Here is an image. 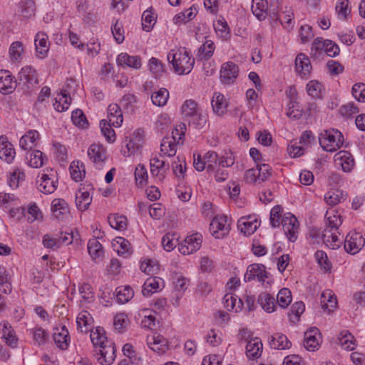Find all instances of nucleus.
Wrapping results in <instances>:
<instances>
[{"mask_svg":"<svg viewBox=\"0 0 365 365\" xmlns=\"http://www.w3.org/2000/svg\"><path fill=\"white\" fill-rule=\"evenodd\" d=\"M167 58L174 71L180 75L190 73L195 64V59L185 47L170 50Z\"/></svg>","mask_w":365,"mask_h":365,"instance_id":"nucleus-1","label":"nucleus"},{"mask_svg":"<svg viewBox=\"0 0 365 365\" xmlns=\"http://www.w3.org/2000/svg\"><path fill=\"white\" fill-rule=\"evenodd\" d=\"M344 135L337 129L330 128L323 130L319 136L322 149L327 152H335L343 145Z\"/></svg>","mask_w":365,"mask_h":365,"instance_id":"nucleus-2","label":"nucleus"},{"mask_svg":"<svg viewBox=\"0 0 365 365\" xmlns=\"http://www.w3.org/2000/svg\"><path fill=\"white\" fill-rule=\"evenodd\" d=\"M271 176V168L268 164H257L255 168L248 169L244 175V180L248 184H260Z\"/></svg>","mask_w":365,"mask_h":365,"instance_id":"nucleus-3","label":"nucleus"},{"mask_svg":"<svg viewBox=\"0 0 365 365\" xmlns=\"http://www.w3.org/2000/svg\"><path fill=\"white\" fill-rule=\"evenodd\" d=\"M38 83L35 69L26 66L19 73V86L26 93H29Z\"/></svg>","mask_w":365,"mask_h":365,"instance_id":"nucleus-4","label":"nucleus"},{"mask_svg":"<svg viewBox=\"0 0 365 365\" xmlns=\"http://www.w3.org/2000/svg\"><path fill=\"white\" fill-rule=\"evenodd\" d=\"M365 245V239L362 235L355 230L348 233L344 241L345 250L351 255H355L361 250Z\"/></svg>","mask_w":365,"mask_h":365,"instance_id":"nucleus-5","label":"nucleus"},{"mask_svg":"<svg viewBox=\"0 0 365 365\" xmlns=\"http://www.w3.org/2000/svg\"><path fill=\"white\" fill-rule=\"evenodd\" d=\"M202 242V236L200 233H195L187 236L179 246L178 250L184 255H190L198 250Z\"/></svg>","mask_w":365,"mask_h":365,"instance_id":"nucleus-6","label":"nucleus"},{"mask_svg":"<svg viewBox=\"0 0 365 365\" xmlns=\"http://www.w3.org/2000/svg\"><path fill=\"white\" fill-rule=\"evenodd\" d=\"M284 231L291 242H294L297 238L299 222L296 217L291 213L284 215L281 222Z\"/></svg>","mask_w":365,"mask_h":365,"instance_id":"nucleus-7","label":"nucleus"},{"mask_svg":"<svg viewBox=\"0 0 365 365\" xmlns=\"http://www.w3.org/2000/svg\"><path fill=\"white\" fill-rule=\"evenodd\" d=\"M96 360L101 365H110L115 359V349L113 343H109L95 350Z\"/></svg>","mask_w":365,"mask_h":365,"instance_id":"nucleus-8","label":"nucleus"},{"mask_svg":"<svg viewBox=\"0 0 365 365\" xmlns=\"http://www.w3.org/2000/svg\"><path fill=\"white\" fill-rule=\"evenodd\" d=\"M160 157L163 156L152 158L150 160V165L151 175L157 178L159 181L163 182L169 170L170 165L165 160L160 159Z\"/></svg>","mask_w":365,"mask_h":365,"instance_id":"nucleus-9","label":"nucleus"},{"mask_svg":"<svg viewBox=\"0 0 365 365\" xmlns=\"http://www.w3.org/2000/svg\"><path fill=\"white\" fill-rule=\"evenodd\" d=\"M239 75V67L232 61L224 63L220 69V81L224 84L233 83Z\"/></svg>","mask_w":365,"mask_h":365,"instance_id":"nucleus-10","label":"nucleus"},{"mask_svg":"<svg viewBox=\"0 0 365 365\" xmlns=\"http://www.w3.org/2000/svg\"><path fill=\"white\" fill-rule=\"evenodd\" d=\"M88 156L96 168L101 169L107 158L106 149L98 144H92L88 149Z\"/></svg>","mask_w":365,"mask_h":365,"instance_id":"nucleus-11","label":"nucleus"},{"mask_svg":"<svg viewBox=\"0 0 365 365\" xmlns=\"http://www.w3.org/2000/svg\"><path fill=\"white\" fill-rule=\"evenodd\" d=\"M230 225L225 216H216L210 225V230L215 238H223L229 232Z\"/></svg>","mask_w":365,"mask_h":365,"instance_id":"nucleus-12","label":"nucleus"},{"mask_svg":"<svg viewBox=\"0 0 365 365\" xmlns=\"http://www.w3.org/2000/svg\"><path fill=\"white\" fill-rule=\"evenodd\" d=\"M269 273L266 271V267L262 264H252L247 267V272L245 274V281L250 282L257 279L259 282H264L268 277Z\"/></svg>","mask_w":365,"mask_h":365,"instance_id":"nucleus-13","label":"nucleus"},{"mask_svg":"<svg viewBox=\"0 0 365 365\" xmlns=\"http://www.w3.org/2000/svg\"><path fill=\"white\" fill-rule=\"evenodd\" d=\"M7 70L0 71V91L4 94L11 93L17 86L16 80Z\"/></svg>","mask_w":365,"mask_h":365,"instance_id":"nucleus-14","label":"nucleus"},{"mask_svg":"<svg viewBox=\"0 0 365 365\" xmlns=\"http://www.w3.org/2000/svg\"><path fill=\"white\" fill-rule=\"evenodd\" d=\"M322 336L319 329L311 328L304 333V347L309 351H315L320 345Z\"/></svg>","mask_w":365,"mask_h":365,"instance_id":"nucleus-15","label":"nucleus"},{"mask_svg":"<svg viewBox=\"0 0 365 365\" xmlns=\"http://www.w3.org/2000/svg\"><path fill=\"white\" fill-rule=\"evenodd\" d=\"M259 225L260 222L255 216L242 217L237 222L238 229L247 236L253 234Z\"/></svg>","mask_w":365,"mask_h":365,"instance_id":"nucleus-16","label":"nucleus"},{"mask_svg":"<svg viewBox=\"0 0 365 365\" xmlns=\"http://www.w3.org/2000/svg\"><path fill=\"white\" fill-rule=\"evenodd\" d=\"M73 83L74 82L72 79L67 81L66 84L63 86L58 98H56V103H53V106L57 111L63 112L68 109L71 104V98L70 97V93L67 90V87L70 86V83Z\"/></svg>","mask_w":365,"mask_h":365,"instance_id":"nucleus-17","label":"nucleus"},{"mask_svg":"<svg viewBox=\"0 0 365 365\" xmlns=\"http://www.w3.org/2000/svg\"><path fill=\"white\" fill-rule=\"evenodd\" d=\"M126 148L129 154H134L142 148L144 142V131L142 129L135 130L131 137L126 138Z\"/></svg>","mask_w":365,"mask_h":365,"instance_id":"nucleus-18","label":"nucleus"},{"mask_svg":"<svg viewBox=\"0 0 365 365\" xmlns=\"http://www.w3.org/2000/svg\"><path fill=\"white\" fill-rule=\"evenodd\" d=\"M16 155L13 145L8 141L6 136H0V158L7 163H11Z\"/></svg>","mask_w":365,"mask_h":365,"instance_id":"nucleus-19","label":"nucleus"},{"mask_svg":"<svg viewBox=\"0 0 365 365\" xmlns=\"http://www.w3.org/2000/svg\"><path fill=\"white\" fill-rule=\"evenodd\" d=\"M51 211L53 216L60 220H63L69 215L68 203L63 200L56 198L51 202Z\"/></svg>","mask_w":365,"mask_h":365,"instance_id":"nucleus-20","label":"nucleus"},{"mask_svg":"<svg viewBox=\"0 0 365 365\" xmlns=\"http://www.w3.org/2000/svg\"><path fill=\"white\" fill-rule=\"evenodd\" d=\"M92 185H88L87 188L83 190L79 189L76 194V205L79 210H86L92 202V197L90 195V190H92Z\"/></svg>","mask_w":365,"mask_h":365,"instance_id":"nucleus-21","label":"nucleus"},{"mask_svg":"<svg viewBox=\"0 0 365 365\" xmlns=\"http://www.w3.org/2000/svg\"><path fill=\"white\" fill-rule=\"evenodd\" d=\"M163 280L158 277L148 278L143 284L142 293L145 297H149L164 287Z\"/></svg>","mask_w":365,"mask_h":365,"instance_id":"nucleus-22","label":"nucleus"},{"mask_svg":"<svg viewBox=\"0 0 365 365\" xmlns=\"http://www.w3.org/2000/svg\"><path fill=\"white\" fill-rule=\"evenodd\" d=\"M335 162L341 167L344 172H349L354 165V160L351 154L345 150H341L334 156Z\"/></svg>","mask_w":365,"mask_h":365,"instance_id":"nucleus-23","label":"nucleus"},{"mask_svg":"<svg viewBox=\"0 0 365 365\" xmlns=\"http://www.w3.org/2000/svg\"><path fill=\"white\" fill-rule=\"evenodd\" d=\"M108 123L113 127L118 128L122 125L123 118V113L118 104H110L108 108Z\"/></svg>","mask_w":365,"mask_h":365,"instance_id":"nucleus-24","label":"nucleus"},{"mask_svg":"<svg viewBox=\"0 0 365 365\" xmlns=\"http://www.w3.org/2000/svg\"><path fill=\"white\" fill-rule=\"evenodd\" d=\"M35 47L37 56L44 58L49 50L48 36L43 32H38L35 36Z\"/></svg>","mask_w":365,"mask_h":365,"instance_id":"nucleus-25","label":"nucleus"},{"mask_svg":"<svg viewBox=\"0 0 365 365\" xmlns=\"http://www.w3.org/2000/svg\"><path fill=\"white\" fill-rule=\"evenodd\" d=\"M257 304L267 313H272L276 310L277 304L273 296L267 292H262L257 297Z\"/></svg>","mask_w":365,"mask_h":365,"instance_id":"nucleus-26","label":"nucleus"},{"mask_svg":"<svg viewBox=\"0 0 365 365\" xmlns=\"http://www.w3.org/2000/svg\"><path fill=\"white\" fill-rule=\"evenodd\" d=\"M53 338L56 346L62 350L68 348L69 333L68 329L63 326L61 329L56 328L53 334Z\"/></svg>","mask_w":365,"mask_h":365,"instance_id":"nucleus-27","label":"nucleus"},{"mask_svg":"<svg viewBox=\"0 0 365 365\" xmlns=\"http://www.w3.org/2000/svg\"><path fill=\"white\" fill-rule=\"evenodd\" d=\"M2 331V339L5 341L6 344L12 348L17 346L18 339L15 335L14 329L10 324L7 322H4L0 324Z\"/></svg>","mask_w":365,"mask_h":365,"instance_id":"nucleus-28","label":"nucleus"},{"mask_svg":"<svg viewBox=\"0 0 365 365\" xmlns=\"http://www.w3.org/2000/svg\"><path fill=\"white\" fill-rule=\"evenodd\" d=\"M296 71L302 76L310 73L312 65L309 58L304 53H299L295 59Z\"/></svg>","mask_w":365,"mask_h":365,"instance_id":"nucleus-29","label":"nucleus"},{"mask_svg":"<svg viewBox=\"0 0 365 365\" xmlns=\"http://www.w3.org/2000/svg\"><path fill=\"white\" fill-rule=\"evenodd\" d=\"M211 103L213 111L217 115H222L226 113L228 103L222 93L215 92Z\"/></svg>","mask_w":365,"mask_h":365,"instance_id":"nucleus-30","label":"nucleus"},{"mask_svg":"<svg viewBox=\"0 0 365 365\" xmlns=\"http://www.w3.org/2000/svg\"><path fill=\"white\" fill-rule=\"evenodd\" d=\"M116 61L120 66H127L135 69L141 67V58L138 56H129L126 53H121L118 56Z\"/></svg>","mask_w":365,"mask_h":365,"instance_id":"nucleus-31","label":"nucleus"},{"mask_svg":"<svg viewBox=\"0 0 365 365\" xmlns=\"http://www.w3.org/2000/svg\"><path fill=\"white\" fill-rule=\"evenodd\" d=\"M269 344L271 348L281 350L289 349L292 346L287 337L281 333H276L271 336Z\"/></svg>","mask_w":365,"mask_h":365,"instance_id":"nucleus-32","label":"nucleus"},{"mask_svg":"<svg viewBox=\"0 0 365 365\" xmlns=\"http://www.w3.org/2000/svg\"><path fill=\"white\" fill-rule=\"evenodd\" d=\"M215 48L212 41L206 39L205 43L200 46L196 54V57L200 61L210 59L214 53Z\"/></svg>","mask_w":365,"mask_h":365,"instance_id":"nucleus-33","label":"nucleus"},{"mask_svg":"<svg viewBox=\"0 0 365 365\" xmlns=\"http://www.w3.org/2000/svg\"><path fill=\"white\" fill-rule=\"evenodd\" d=\"M39 134L35 130H31L23 135L19 140L20 147L26 150H31L36 145V140L38 138Z\"/></svg>","mask_w":365,"mask_h":365,"instance_id":"nucleus-34","label":"nucleus"},{"mask_svg":"<svg viewBox=\"0 0 365 365\" xmlns=\"http://www.w3.org/2000/svg\"><path fill=\"white\" fill-rule=\"evenodd\" d=\"M251 9L253 14L260 21L265 19L267 16V0H252Z\"/></svg>","mask_w":365,"mask_h":365,"instance_id":"nucleus-35","label":"nucleus"},{"mask_svg":"<svg viewBox=\"0 0 365 365\" xmlns=\"http://www.w3.org/2000/svg\"><path fill=\"white\" fill-rule=\"evenodd\" d=\"M91 339L96 349L98 347L111 343L106 336L103 328L100 327H96L95 331H91Z\"/></svg>","mask_w":365,"mask_h":365,"instance_id":"nucleus-36","label":"nucleus"},{"mask_svg":"<svg viewBox=\"0 0 365 365\" xmlns=\"http://www.w3.org/2000/svg\"><path fill=\"white\" fill-rule=\"evenodd\" d=\"M262 350V344L259 339L250 340L246 346V354L248 358H257L261 355Z\"/></svg>","mask_w":365,"mask_h":365,"instance_id":"nucleus-37","label":"nucleus"},{"mask_svg":"<svg viewBox=\"0 0 365 365\" xmlns=\"http://www.w3.org/2000/svg\"><path fill=\"white\" fill-rule=\"evenodd\" d=\"M322 307L328 312H332L337 304L336 298L331 294L329 290L324 291L321 296Z\"/></svg>","mask_w":365,"mask_h":365,"instance_id":"nucleus-38","label":"nucleus"},{"mask_svg":"<svg viewBox=\"0 0 365 365\" xmlns=\"http://www.w3.org/2000/svg\"><path fill=\"white\" fill-rule=\"evenodd\" d=\"M148 344L152 350L160 354L164 353L168 349L166 340L160 335L153 336L148 340Z\"/></svg>","mask_w":365,"mask_h":365,"instance_id":"nucleus-39","label":"nucleus"},{"mask_svg":"<svg viewBox=\"0 0 365 365\" xmlns=\"http://www.w3.org/2000/svg\"><path fill=\"white\" fill-rule=\"evenodd\" d=\"M178 144L173 141L170 137H165L160 144V151L163 155L173 157L176 154L177 145Z\"/></svg>","mask_w":365,"mask_h":365,"instance_id":"nucleus-40","label":"nucleus"},{"mask_svg":"<svg viewBox=\"0 0 365 365\" xmlns=\"http://www.w3.org/2000/svg\"><path fill=\"white\" fill-rule=\"evenodd\" d=\"M26 159L31 167L38 168L43 165L45 155L41 151L35 150L27 153Z\"/></svg>","mask_w":365,"mask_h":365,"instance_id":"nucleus-41","label":"nucleus"},{"mask_svg":"<svg viewBox=\"0 0 365 365\" xmlns=\"http://www.w3.org/2000/svg\"><path fill=\"white\" fill-rule=\"evenodd\" d=\"M41 182L38 185V190L45 193H53L56 189V181L52 180L46 174H43L41 178Z\"/></svg>","mask_w":365,"mask_h":365,"instance_id":"nucleus-42","label":"nucleus"},{"mask_svg":"<svg viewBox=\"0 0 365 365\" xmlns=\"http://www.w3.org/2000/svg\"><path fill=\"white\" fill-rule=\"evenodd\" d=\"M344 200L345 197L344 192L340 190H331L324 195V200L328 205L331 206H334L341 202Z\"/></svg>","mask_w":365,"mask_h":365,"instance_id":"nucleus-43","label":"nucleus"},{"mask_svg":"<svg viewBox=\"0 0 365 365\" xmlns=\"http://www.w3.org/2000/svg\"><path fill=\"white\" fill-rule=\"evenodd\" d=\"M69 169L71 178L76 182L81 180L85 176V166L78 160L72 162Z\"/></svg>","mask_w":365,"mask_h":365,"instance_id":"nucleus-44","label":"nucleus"},{"mask_svg":"<svg viewBox=\"0 0 365 365\" xmlns=\"http://www.w3.org/2000/svg\"><path fill=\"white\" fill-rule=\"evenodd\" d=\"M108 220L110 227L117 230H123L127 227V218L123 215L110 214Z\"/></svg>","mask_w":365,"mask_h":365,"instance_id":"nucleus-45","label":"nucleus"},{"mask_svg":"<svg viewBox=\"0 0 365 365\" xmlns=\"http://www.w3.org/2000/svg\"><path fill=\"white\" fill-rule=\"evenodd\" d=\"M169 98V92L166 88H162L151 96V100L154 105L157 106H165Z\"/></svg>","mask_w":365,"mask_h":365,"instance_id":"nucleus-46","label":"nucleus"},{"mask_svg":"<svg viewBox=\"0 0 365 365\" xmlns=\"http://www.w3.org/2000/svg\"><path fill=\"white\" fill-rule=\"evenodd\" d=\"M353 339V335L348 331H343L339 334V344L345 350L352 351L354 349L355 344L354 343Z\"/></svg>","mask_w":365,"mask_h":365,"instance_id":"nucleus-47","label":"nucleus"},{"mask_svg":"<svg viewBox=\"0 0 365 365\" xmlns=\"http://www.w3.org/2000/svg\"><path fill=\"white\" fill-rule=\"evenodd\" d=\"M156 21V17L153 12V9L145 10L142 15V27L145 31H150Z\"/></svg>","mask_w":365,"mask_h":365,"instance_id":"nucleus-48","label":"nucleus"},{"mask_svg":"<svg viewBox=\"0 0 365 365\" xmlns=\"http://www.w3.org/2000/svg\"><path fill=\"white\" fill-rule=\"evenodd\" d=\"M305 307L302 302H297L294 303L290 312H289V319L292 323H297L299 320L301 314L304 312Z\"/></svg>","mask_w":365,"mask_h":365,"instance_id":"nucleus-49","label":"nucleus"},{"mask_svg":"<svg viewBox=\"0 0 365 365\" xmlns=\"http://www.w3.org/2000/svg\"><path fill=\"white\" fill-rule=\"evenodd\" d=\"M21 15L24 18H30L35 14L36 6L33 0H23L20 3Z\"/></svg>","mask_w":365,"mask_h":365,"instance_id":"nucleus-50","label":"nucleus"},{"mask_svg":"<svg viewBox=\"0 0 365 365\" xmlns=\"http://www.w3.org/2000/svg\"><path fill=\"white\" fill-rule=\"evenodd\" d=\"M88 251L93 259L101 257L103 253V246L96 239H92L88 241Z\"/></svg>","mask_w":365,"mask_h":365,"instance_id":"nucleus-51","label":"nucleus"},{"mask_svg":"<svg viewBox=\"0 0 365 365\" xmlns=\"http://www.w3.org/2000/svg\"><path fill=\"white\" fill-rule=\"evenodd\" d=\"M115 292L116 300L120 304L128 302L133 296V292L130 287H118Z\"/></svg>","mask_w":365,"mask_h":365,"instance_id":"nucleus-52","label":"nucleus"},{"mask_svg":"<svg viewBox=\"0 0 365 365\" xmlns=\"http://www.w3.org/2000/svg\"><path fill=\"white\" fill-rule=\"evenodd\" d=\"M112 126L113 125L108 123L107 120L100 121L101 133L109 143H113L115 140V133Z\"/></svg>","mask_w":365,"mask_h":365,"instance_id":"nucleus-53","label":"nucleus"},{"mask_svg":"<svg viewBox=\"0 0 365 365\" xmlns=\"http://www.w3.org/2000/svg\"><path fill=\"white\" fill-rule=\"evenodd\" d=\"M91 319V314L87 311L81 312L76 318L78 328L80 329L82 332L88 331V326Z\"/></svg>","mask_w":365,"mask_h":365,"instance_id":"nucleus-54","label":"nucleus"},{"mask_svg":"<svg viewBox=\"0 0 365 365\" xmlns=\"http://www.w3.org/2000/svg\"><path fill=\"white\" fill-rule=\"evenodd\" d=\"M218 155L215 151H208L204 155L205 162H206V168L208 173L214 172L217 167Z\"/></svg>","mask_w":365,"mask_h":365,"instance_id":"nucleus-55","label":"nucleus"},{"mask_svg":"<svg viewBox=\"0 0 365 365\" xmlns=\"http://www.w3.org/2000/svg\"><path fill=\"white\" fill-rule=\"evenodd\" d=\"M277 302L279 307L286 308L292 302V294L289 289L282 288L277 296Z\"/></svg>","mask_w":365,"mask_h":365,"instance_id":"nucleus-56","label":"nucleus"},{"mask_svg":"<svg viewBox=\"0 0 365 365\" xmlns=\"http://www.w3.org/2000/svg\"><path fill=\"white\" fill-rule=\"evenodd\" d=\"M185 131L186 125L183 123H180L172 130V137L170 139L178 144L182 145L184 143Z\"/></svg>","mask_w":365,"mask_h":365,"instance_id":"nucleus-57","label":"nucleus"},{"mask_svg":"<svg viewBox=\"0 0 365 365\" xmlns=\"http://www.w3.org/2000/svg\"><path fill=\"white\" fill-rule=\"evenodd\" d=\"M195 15L196 14L192 11V8H190L176 14L173 18V22L175 24H186L193 19Z\"/></svg>","mask_w":365,"mask_h":365,"instance_id":"nucleus-58","label":"nucleus"},{"mask_svg":"<svg viewBox=\"0 0 365 365\" xmlns=\"http://www.w3.org/2000/svg\"><path fill=\"white\" fill-rule=\"evenodd\" d=\"M149 69L156 78L160 77L165 71V66L156 58L152 57L149 61Z\"/></svg>","mask_w":365,"mask_h":365,"instance_id":"nucleus-59","label":"nucleus"},{"mask_svg":"<svg viewBox=\"0 0 365 365\" xmlns=\"http://www.w3.org/2000/svg\"><path fill=\"white\" fill-rule=\"evenodd\" d=\"M322 88V85L317 81H310L307 84V93L314 98H319L321 97Z\"/></svg>","mask_w":365,"mask_h":365,"instance_id":"nucleus-60","label":"nucleus"},{"mask_svg":"<svg viewBox=\"0 0 365 365\" xmlns=\"http://www.w3.org/2000/svg\"><path fill=\"white\" fill-rule=\"evenodd\" d=\"M140 315L143 317L141 321L142 327L149 329H154L155 327V317L148 309L142 310Z\"/></svg>","mask_w":365,"mask_h":365,"instance_id":"nucleus-61","label":"nucleus"},{"mask_svg":"<svg viewBox=\"0 0 365 365\" xmlns=\"http://www.w3.org/2000/svg\"><path fill=\"white\" fill-rule=\"evenodd\" d=\"M147 170L143 165L139 164L135 170V178L136 183L140 186L144 185L148 180Z\"/></svg>","mask_w":365,"mask_h":365,"instance_id":"nucleus-62","label":"nucleus"},{"mask_svg":"<svg viewBox=\"0 0 365 365\" xmlns=\"http://www.w3.org/2000/svg\"><path fill=\"white\" fill-rule=\"evenodd\" d=\"M282 207L279 205H276L271 210L269 220L273 227L279 226L282 222Z\"/></svg>","mask_w":365,"mask_h":365,"instance_id":"nucleus-63","label":"nucleus"},{"mask_svg":"<svg viewBox=\"0 0 365 365\" xmlns=\"http://www.w3.org/2000/svg\"><path fill=\"white\" fill-rule=\"evenodd\" d=\"M351 93L356 100L359 102H365V84L363 83H355L351 89Z\"/></svg>","mask_w":365,"mask_h":365,"instance_id":"nucleus-64","label":"nucleus"}]
</instances>
